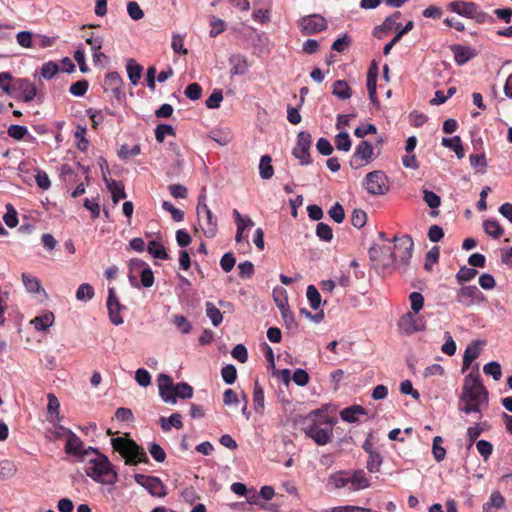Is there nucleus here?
Returning <instances> with one entry per match:
<instances>
[{"label":"nucleus","instance_id":"393cba45","mask_svg":"<svg viewBox=\"0 0 512 512\" xmlns=\"http://www.w3.org/2000/svg\"><path fill=\"white\" fill-rule=\"evenodd\" d=\"M452 51L454 53L455 62L458 65H463L467 63L476 55L473 49L461 45L453 46Z\"/></svg>","mask_w":512,"mask_h":512},{"label":"nucleus","instance_id":"37998d69","mask_svg":"<svg viewBox=\"0 0 512 512\" xmlns=\"http://www.w3.org/2000/svg\"><path fill=\"white\" fill-rule=\"evenodd\" d=\"M17 471L15 464L9 460L0 462V479L5 480L13 477Z\"/></svg>","mask_w":512,"mask_h":512},{"label":"nucleus","instance_id":"39448f33","mask_svg":"<svg viewBox=\"0 0 512 512\" xmlns=\"http://www.w3.org/2000/svg\"><path fill=\"white\" fill-rule=\"evenodd\" d=\"M205 195H200L197 204V216L200 228L207 238H214L218 232L217 218L205 203Z\"/></svg>","mask_w":512,"mask_h":512},{"label":"nucleus","instance_id":"6e6552de","mask_svg":"<svg viewBox=\"0 0 512 512\" xmlns=\"http://www.w3.org/2000/svg\"><path fill=\"white\" fill-rule=\"evenodd\" d=\"M301 424L306 436L309 437L315 433L314 431H319L324 428L326 424H334V422L324 411L315 410L306 415L302 419Z\"/></svg>","mask_w":512,"mask_h":512},{"label":"nucleus","instance_id":"79ce46f5","mask_svg":"<svg viewBox=\"0 0 512 512\" xmlns=\"http://www.w3.org/2000/svg\"><path fill=\"white\" fill-rule=\"evenodd\" d=\"M401 27V24L394 21V17H387L385 21L377 26L374 30L373 35L377 38H381V33L388 32L392 30L393 28L399 29Z\"/></svg>","mask_w":512,"mask_h":512},{"label":"nucleus","instance_id":"f257e3e1","mask_svg":"<svg viewBox=\"0 0 512 512\" xmlns=\"http://www.w3.org/2000/svg\"><path fill=\"white\" fill-rule=\"evenodd\" d=\"M488 390L482 383L478 368L464 377L459 397V410L465 414L480 413L488 407Z\"/></svg>","mask_w":512,"mask_h":512},{"label":"nucleus","instance_id":"dca6fc26","mask_svg":"<svg viewBox=\"0 0 512 512\" xmlns=\"http://www.w3.org/2000/svg\"><path fill=\"white\" fill-rule=\"evenodd\" d=\"M67 439L65 444V452L68 455H72L76 457L78 462L84 461L86 458V453L88 452V448H85L82 440L73 432H66Z\"/></svg>","mask_w":512,"mask_h":512},{"label":"nucleus","instance_id":"4d7b16f0","mask_svg":"<svg viewBox=\"0 0 512 512\" xmlns=\"http://www.w3.org/2000/svg\"><path fill=\"white\" fill-rule=\"evenodd\" d=\"M7 133L14 140H22L28 134V129L25 126L13 124L9 126Z\"/></svg>","mask_w":512,"mask_h":512},{"label":"nucleus","instance_id":"7c9ffc66","mask_svg":"<svg viewBox=\"0 0 512 512\" xmlns=\"http://www.w3.org/2000/svg\"><path fill=\"white\" fill-rule=\"evenodd\" d=\"M333 425L334 424H326V426L319 431H314L315 433L309 436V438L313 439L318 445H326L331 440Z\"/></svg>","mask_w":512,"mask_h":512},{"label":"nucleus","instance_id":"ea45409f","mask_svg":"<svg viewBox=\"0 0 512 512\" xmlns=\"http://www.w3.org/2000/svg\"><path fill=\"white\" fill-rule=\"evenodd\" d=\"M206 308V315L211 320L212 324L214 326H219L223 320V315L221 311L212 303V302H206L205 304Z\"/></svg>","mask_w":512,"mask_h":512},{"label":"nucleus","instance_id":"052dcab7","mask_svg":"<svg viewBox=\"0 0 512 512\" xmlns=\"http://www.w3.org/2000/svg\"><path fill=\"white\" fill-rule=\"evenodd\" d=\"M86 134V128L83 126H78L75 131V138L77 141V148L80 151H86L89 145L88 140L85 137Z\"/></svg>","mask_w":512,"mask_h":512},{"label":"nucleus","instance_id":"c85d7f7f","mask_svg":"<svg viewBox=\"0 0 512 512\" xmlns=\"http://www.w3.org/2000/svg\"><path fill=\"white\" fill-rule=\"evenodd\" d=\"M479 354L478 342H473L466 347L463 355L462 372L470 367L472 362L479 357Z\"/></svg>","mask_w":512,"mask_h":512},{"label":"nucleus","instance_id":"bb28decb","mask_svg":"<svg viewBox=\"0 0 512 512\" xmlns=\"http://www.w3.org/2000/svg\"><path fill=\"white\" fill-rule=\"evenodd\" d=\"M48 405H47V413L49 414L48 420L51 423L60 422V403L57 397L53 393H49L47 395Z\"/></svg>","mask_w":512,"mask_h":512},{"label":"nucleus","instance_id":"f3484780","mask_svg":"<svg viewBox=\"0 0 512 512\" xmlns=\"http://www.w3.org/2000/svg\"><path fill=\"white\" fill-rule=\"evenodd\" d=\"M123 81L117 72H110L105 76L103 87L105 92L111 95L121 104L125 101V94L121 88Z\"/></svg>","mask_w":512,"mask_h":512},{"label":"nucleus","instance_id":"e2e57ef3","mask_svg":"<svg viewBox=\"0 0 512 512\" xmlns=\"http://www.w3.org/2000/svg\"><path fill=\"white\" fill-rule=\"evenodd\" d=\"M211 138L220 145H227L232 140V134L229 131L216 130L211 132Z\"/></svg>","mask_w":512,"mask_h":512},{"label":"nucleus","instance_id":"7ed1b4c3","mask_svg":"<svg viewBox=\"0 0 512 512\" xmlns=\"http://www.w3.org/2000/svg\"><path fill=\"white\" fill-rule=\"evenodd\" d=\"M159 395L165 403L176 404L177 398L190 399L193 396V388L186 382L173 383L167 374L158 376Z\"/></svg>","mask_w":512,"mask_h":512},{"label":"nucleus","instance_id":"a19ab883","mask_svg":"<svg viewBox=\"0 0 512 512\" xmlns=\"http://www.w3.org/2000/svg\"><path fill=\"white\" fill-rule=\"evenodd\" d=\"M22 281L25 288L30 293H40L43 290L39 279L36 277H32L29 274L23 273Z\"/></svg>","mask_w":512,"mask_h":512},{"label":"nucleus","instance_id":"9d476101","mask_svg":"<svg viewBox=\"0 0 512 512\" xmlns=\"http://www.w3.org/2000/svg\"><path fill=\"white\" fill-rule=\"evenodd\" d=\"M365 188L371 195H383L389 190L386 175L381 171H373L365 177Z\"/></svg>","mask_w":512,"mask_h":512},{"label":"nucleus","instance_id":"f03ea898","mask_svg":"<svg viewBox=\"0 0 512 512\" xmlns=\"http://www.w3.org/2000/svg\"><path fill=\"white\" fill-rule=\"evenodd\" d=\"M85 458L83 462L86 463L85 472L87 476L103 484H114L117 481V474L108 457L101 454L97 449L88 447Z\"/></svg>","mask_w":512,"mask_h":512},{"label":"nucleus","instance_id":"58836bf2","mask_svg":"<svg viewBox=\"0 0 512 512\" xmlns=\"http://www.w3.org/2000/svg\"><path fill=\"white\" fill-rule=\"evenodd\" d=\"M147 250L156 259L167 260L169 258L164 246L157 241H150Z\"/></svg>","mask_w":512,"mask_h":512},{"label":"nucleus","instance_id":"0eeeda50","mask_svg":"<svg viewBox=\"0 0 512 512\" xmlns=\"http://www.w3.org/2000/svg\"><path fill=\"white\" fill-rule=\"evenodd\" d=\"M393 241L395 244L392 254L398 265V269H400L409 263L412 257L414 243L411 236L409 235H404L399 238L394 237Z\"/></svg>","mask_w":512,"mask_h":512},{"label":"nucleus","instance_id":"b1692460","mask_svg":"<svg viewBox=\"0 0 512 512\" xmlns=\"http://www.w3.org/2000/svg\"><path fill=\"white\" fill-rule=\"evenodd\" d=\"M349 484H351L350 490H361L370 486V481L366 477L365 472L362 469L355 470L351 476H348Z\"/></svg>","mask_w":512,"mask_h":512},{"label":"nucleus","instance_id":"3c124183","mask_svg":"<svg viewBox=\"0 0 512 512\" xmlns=\"http://www.w3.org/2000/svg\"><path fill=\"white\" fill-rule=\"evenodd\" d=\"M483 372L486 375H491L496 381L500 380L502 376L501 365L496 361H492L484 365Z\"/></svg>","mask_w":512,"mask_h":512},{"label":"nucleus","instance_id":"ddd939ff","mask_svg":"<svg viewBox=\"0 0 512 512\" xmlns=\"http://www.w3.org/2000/svg\"><path fill=\"white\" fill-rule=\"evenodd\" d=\"M301 32L304 35H312L327 28V21L319 14L304 16L299 21Z\"/></svg>","mask_w":512,"mask_h":512},{"label":"nucleus","instance_id":"c756f323","mask_svg":"<svg viewBox=\"0 0 512 512\" xmlns=\"http://www.w3.org/2000/svg\"><path fill=\"white\" fill-rule=\"evenodd\" d=\"M54 319V314L50 311H47L44 314L35 317L31 321V324L34 326L36 330L45 331L53 324Z\"/></svg>","mask_w":512,"mask_h":512},{"label":"nucleus","instance_id":"338daca9","mask_svg":"<svg viewBox=\"0 0 512 512\" xmlns=\"http://www.w3.org/2000/svg\"><path fill=\"white\" fill-rule=\"evenodd\" d=\"M329 216L336 222L342 223L345 219V212L340 203L336 202L328 211Z\"/></svg>","mask_w":512,"mask_h":512},{"label":"nucleus","instance_id":"6e6d98bb","mask_svg":"<svg viewBox=\"0 0 512 512\" xmlns=\"http://www.w3.org/2000/svg\"><path fill=\"white\" fill-rule=\"evenodd\" d=\"M221 376L226 384H233L237 378V370L234 365L229 364L221 369Z\"/></svg>","mask_w":512,"mask_h":512},{"label":"nucleus","instance_id":"a878e982","mask_svg":"<svg viewBox=\"0 0 512 512\" xmlns=\"http://www.w3.org/2000/svg\"><path fill=\"white\" fill-rule=\"evenodd\" d=\"M137 463H149V458L145 450L138 446L134 440L130 439V465Z\"/></svg>","mask_w":512,"mask_h":512},{"label":"nucleus","instance_id":"412c9836","mask_svg":"<svg viewBox=\"0 0 512 512\" xmlns=\"http://www.w3.org/2000/svg\"><path fill=\"white\" fill-rule=\"evenodd\" d=\"M375 267L380 269L383 273H392L395 269H398V265L393 257L392 252H390V248L385 247L383 250V254L380 259L376 263Z\"/></svg>","mask_w":512,"mask_h":512},{"label":"nucleus","instance_id":"09e8293b","mask_svg":"<svg viewBox=\"0 0 512 512\" xmlns=\"http://www.w3.org/2000/svg\"><path fill=\"white\" fill-rule=\"evenodd\" d=\"M336 148L340 151L348 152L351 148V139L347 132H340L335 137Z\"/></svg>","mask_w":512,"mask_h":512},{"label":"nucleus","instance_id":"9b49d317","mask_svg":"<svg viewBox=\"0 0 512 512\" xmlns=\"http://www.w3.org/2000/svg\"><path fill=\"white\" fill-rule=\"evenodd\" d=\"M37 94V89L34 83L28 79H16L13 82L12 96L23 102L32 101Z\"/></svg>","mask_w":512,"mask_h":512},{"label":"nucleus","instance_id":"aec40b11","mask_svg":"<svg viewBox=\"0 0 512 512\" xmlns=\"http://www.w3.org/2000/svg\"><path fill=\"white\" fill-rule=\"evenodd\" d=\"M229 64L231 65V76L245 75L250 67L247 57L242 54L231 55L229 57Z\"/></svg>","mask_w":512,"mask_h":512},{"label":"nucleus","instance_id":"473e14b6","mask_svg":"<svg viewBox=\"0 0 512 512\" xmlns=\"http://www.w3.org/2000/svg\"><path fill=\"white\" fill-rule=\"evenodd\" d=\"M161 428L163 431L167 432L171 430L172 427L176 429H180L183 426L182 416L180 413H173L170 417H160L159 419Z\"/></svg>","mask_w":512,"mask_h":512},{"label":"nucleus","instance_id":"20e7f679","mask_svg":"<svg viewBox=\"0 0 512 512\" xmlns=\"http://www.w3.org/2000/svg\"><path fill=\"white\" fill-rule=\"evenodd\" d=\"M447 9L462 17L474 20L478 24L494 22V18L484 12L475 2H467L462 0L452 1L447 4Z\"/></svg>","mask_w":512,"mask_h":512},{"label":"nucleus","instance_id":"864d4df0","mask_svg":"<svg viewBox=\"0 0 512 512\" xmlns=\"http://www.w3.org/2000/svg\"><path fill=\"white\" fill-rule=\"evenodd\" d=\"M316 235L323 241L329 242L333 238V232L331 227L323 222L317 224Z\"/></svg>","mask_w":512,"mask_h":512},{"label":"nucleus","instance_id":"423d86ee","mask_svg":"<svg viewBox=\"0 0 512 512\" xmlns=\"http://www.w3.org/2000/svg\"><path fill=\"white\" fill-rule=\"evenodd\" d=\"M130 271L138 272L140 276V283L137 280V277L134 275H130V285L140 288L141 286L145 288H150L154 284V274L152 269L148 264L139 260V259H131L130 260Z\"/></svg>","mask_w":512,"mask_h":512},{"label":"nucleus","instance_id":"49530a36","mask_svg":"<svg viewBox=\"0 0 512 512\" xmlns=\"http://www.w3.org/2000/svg\"><path fill=\"white\" fill-rule=\"evenodd\" d=\"M504 504L505 498L502 496V494L499 491H494L490 495L489 502L483 505V510L487 512L490 507L501 508L504 506Z\"/></svg>","mask_w":512,"mask_h":512},{"label":"nucleus","instance_id":"13d9d810","mask_svg":"<svg viewBox=\"0 0 512 512\" xmlns=\"http://www.w3.org/2000/svg\"><path fill=\"white\" fill-rule=\"evenodd\" d=\"M223 100L222 90L214 89L211 95L206 100V106L210 109H216L220 107Z\"/></svg>","mask_w":512,"mask_h":512},{"label":"nucleus","instance_id":"a211bd4d","mask_svg":"<svg viewBox=\"0 0 512 512\" xmlns=\"http://www.w3.org/2000/svg\"><path fill=\"white\" fill-rule=\"evenodd\" d=\"M123 308H124V306H122L119 303V301L116 297L115 289L109 288L108 299H107V309H108L109 318H110L111 322L114 323L115 325H119V324L123 323V318L119 314L120 310Z\"/></svg>","mask_w":512,"mask_h":512},{"label":"nucleus","instance_id":"5701e85b","mask_svg":"<svg viewBox=\"0 0 512 512\" xmlns=\"http://www.w3.org/2000/svg\"><path fill=\"white\" fill-rule=\"evenodd\" d=\"M348 484V472L345 470H341L330 474V476L328 477L326 487L328 490H336L343 488Z\"/></svg>","mask_w":512,"mask_h":512},{"label":"nucleus","instance_id":"a18cd8bd","mask_svg":"<svg viewBox=\"0 0 512 512\" xmlns=\"http://www.w3.org/2000/svg\"><path fill=\"white\" fill-rule=\"evenodd\" d=\"M175 136V130L171 125L159 124L155 129V138L157 142L162 143L166 136Z\"/></svg>","mask_w":512,"mask_h":512},{"label":"nucleus","instance_id":"5fc2aeb1","mask_svg":"<svg viewBox=\"0 0 512 512\" xmlns=\"http://www.w3.org/2000/svg\"><path fill=\"white\" fill-rule=\"evenodd\" d=\"M409 300H410V303H411V312L414 313V314H418L419 311L423 308L424 306V297L421 293L419 292H412L410 295H409Z\"/></svg>","mask_w":512,"mask_h":512},{"label":"nucleus","instance_id":"603ef678","mask_svg":"<svg viewBox=\"0 0 512 512\" xmlns=\"http://www.w3.org/2000/svg\"><path fill=\"white\" fill-rule=\"evenodd\" d=\"M382 464V457L378 452H370L366 468L369 472L375 473L378 472L380 469V466Z\"/></svg>","mask_w":512,"mask_h":512},{"label":"nucleus","instance_id":"de8ad7c7","mask_svg":"<svg viewBox=\"0 0 512 512\" xmlns=\"http://www.w3.org/2000/svg\"><path fill=\"white\" fill-rule=\"evenodd\" d=\"M94 296V289L88 283L81 284L76 291V298L79 301H88Z\"/></svg>","mask_w":512,"mask_h":512},{"label":"nucleus","instance_id":"f704fd0d","mask_svg":"<svg viewBox=\"0 0 512 512\" xmlns=\"http://www.w3.org/2000/svg\"><path fill=\"white\" fill-rule=\"evenodd\" d=\"M272 158L269 155H263L259 163V174L264 180L271 179L274 175V168L272 166Z\"/></svg>","mask_w":512,"mask_h":512},{"label":"nucleus","instance_id":"f8f14e48","mask_svg":"<svg viewBox=\"0 0 512 512\" xmlns=\"http://www.w3.org/2000/svg\"><path fill=\"white\" fill-rule=\"evenodd\" d=\"M135 481L144 487L151 495L165 497L167 495L166 487L158 477L143 474H135Z\"/></svg>","mask_w":512,"mask_h":512},{"label":"nucleus","instance_id":"4be33fe9","mask_svg":"<svg viewBox=\"0 0 512 512\" xmlns=\"http://www.w3.org/2000/svg\"><path fill=\"white\" fill-rule=\"evenodd\" d=\"M104 180L107 184V188L111 193L112 200L114 204H117L120 199H124L126 197L125 186L121 181H116L114 179H108L104 174Z\"/></svg>","mask_w":512,"mask_h":512},{"label":"nucleus","instance_id":"6ab92c4d","mask_svg":"<svg viewBox=\"0 0 512 512\" xmlns=\"http://www.w3.org/2000/svg\"><path fill=\"white\" fill-rule=\"evenodd\" d=\"M481 295L480 290L476 286H464L457 293L456 300L463 306L469 307L476 301H479Z\"/></svg>","mask_w":512,"mask_h":512},{"label":"nucleus","instance_id":"2f4dec72","mask_svg":"<svg viewBox=\"0 0 512 512\" xmlns=\"http://www.w3.org/2000/svg\"><path fill=\"white\" fill-rule=\"evenodd\" d=\"M332 94L341 100H346L351 97L352 91L346 81L337 80L333 83Z\"/></svg>","mask_w":512,"mask_h":512},{"label":"nucleus","instance_id":"680f3d73","mask_svg":"<svg viewBox=\"0 0 512 512\" xmlns=\"http://www.w3.org/2000/svg\"><path fill=\"white\" fill-rule=\"evenodd\" d=\"M367 221V214L362 209H355L351 215V223L356 228H362Z\"/></svg>","mask_w":512,"mask_h":512},{"label":"nucleus","instance_id":"774afa93","mask_svg":"<svg viewBox=\"0 0 512 512\" xmlns=\"http://www.w3.org/2000/svg\"><path fill=\"white\" fill-rule=\"evenodd\" d=\"M423 200L432 209L439 207L441 204L440 197L433 191H429V190L423 191Z\"/></svg>","mask_w":512,"mask_h":512},{"label":"nucleus","instance_id":"8fccbe9b","mask_svg":"<svg viewBox=\"0 0 512 512\" xmlns=\"http://www.w3.org/2000/svg\"><path fill=\"white\" fill-rule=\"evenodd\" d=\"M443 439L441 436H435L433 439L432 452L435 460L441 462L446 456V450L441 446Z\"/></svg>","mask_w":512,"mask_h":512},{"label":"nucleus","instance_id":"0e129e2a","mask_svg":"<svg viewBox=\"0 0 512 512\" xmlns=\"http://www.w3.org/2000/svg\"><path fill=\"white\" fill-rule=\"evenodd\" d=\"M477 274V271L474 268H468V267H461L458 271L456 278L457 281L462 284L464 282L470 281L473 279Z\"/></svg>","mask_w":512,"mask_h":512},{"label":"nucleus","instance_id":"69168bd1","mask_svg":"<svg viewBox=\"0 0 512 512\" xmlns=\"http://www.w3.org/2000/svg\"><path fill=\"white\" fill-rule=\"evenodd\" d=\"M149 453L153 459L157 462H164L166 459V453L164 449L157 443L153 442L148 447Z\"/></svg>","mask_w":512,"mask_h":512},{"label":"nucleus","instance_id":"c9c22d12","mask_svg":"<svg viewBox=\"0 0 512 512\" xmlns=\"http://www.w3.org/2000/svg\"><path fill=\"white\" fill-rule=\"evenodd\" d=\"M483 229L493 239L500 238L504 233L502 226L494 219L485 220L483 222Z\"/></svg>","mask_w":512,"mask_h":512},{"label":"nucleus","instance_id":"1a4fd4ad","mask_svg":"<svg viewBox=\"0 0 512 512\" xmlns=\"http://www.w3.org/2000/svg\"><path fill=\"white\" fill-rule=\"evenodd\" d=\"M312 137L309 132L302 131L297 135V142L292 150L293 156L299 160L300 165H308L311 163L310 147Z\"/></svg>","mask_w":512,"mask_h":512},{"label":"nucleus","instance_id":"72a5a7b5","mask_svg":"<svg viewBox=\"0 0 512 512\" xmlns=\"http://www.w3.org/2000/svg\"><path fill=\"white\" fill-rule=\"evenodd\" d=\"M124 435V437L112 438L111 444L113 446L114 451L120 453V455L125 461V464H128V434L125 433Z\"/></svg>","mask_w":512,"mask_h":512},{"label":"nucleus","instance_id":"cd10ccee","mask_svg":"<svg viewBox=\"0 0 512 512\" xmlns=\"http://www.w3.org/2000/svg\"><path fill=\"white\" fill-rule=\"evenodd\" d=\"M365 414H366L365 409L360 405H353V406L347 407L340 412V416H341L342 420L349 422V423L358 421V417L360 415H365Z\"/></svg>","mask_w":512,"mask_h":512},{"label":"nucleus","instance_id":"2eb2a0df","mask_svg":"<svg viewBox=\"0 0 512 512\" xmlns=\"http://www.w3.org/2000/svg\"><path fill=\"white\" fill-rule=\"evenodd\" d=\"M373 156V146L370 142L364 140L356 147L353 156L350 160L352 168H360L369 163Z\"/></svg>","mask_w":512,"mask_h":512},{"label":"nucleus","instance_id":"c03bdc74","mask_svg":"<svg viewBox=\"0 0 512 512\" xmlns=\"http://www.w3.org/2000/svg\"><path fill=\"white\" fill-rule=\"evenodd\" d=\"M306 296L312 309L316 310L320 307L321 295L314 285L307 287Z\"/></svg>","mask_w":512,"mask_h":512},{"label":"nucleus","instance_id":"4c0bfd02","mask_svg":"<svg viewBox=\"0 0 512 512\" xmlns=\"http://www.w3.org/2000/svg\"><path fill=\"white\" fill-rule=\"evenodd\" d=\"M441 144L444 147L452 149L456 153L458 158L464 157V149L459 136H454L452 138H443Z\"/></svg>","mask_w":512,"mask_h":512},{"label":"nucleus","instance_id":"4468645a","mask_svg":"<svg viewBox=\"0 0 512 512\" xmlns=\"http://www.w3.org/2000/svg\"><path fill=\"white\" fill-rule=\"evenodd\" d=\"M398 327L404 334L411 335L425 330L426 325L422 317H416V314L407 312L400 317Z\"/></svg>","mask_w":512,"mask_h":512},{"label":"nucleus","instance_id":"e433bc0d","mask_svg":"<svg viewBox=\"0 0 512 512\" xmlns=\"http://www.w3.org/2000/svg\"><path fill=\"white\" fill-rule=\"evenodd\" d=\"M253 405L257 412L262 413L264 410V390L258 380L254 382L253 389Z\"/></svg>","mask_w":512,"mask_h":512},{"label":"nucleus","instance_id":"bf43d9fd","mask_svg":"<svg viewBox=\"0 0 512 512\" xmlns=\"http://www.w3.org/2000/svg\"><path fill=\"white\" fill-rule=\"evenodd\" d=\"M162 208L171 213V217L176 222H181L184 220V212L178 208H176L171 202L164 201L162 203Z\"/></svg>","mask_w":512,"mask_h":512}]
</instances>
